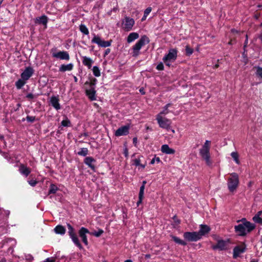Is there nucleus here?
<instances>
[{
	"mask_svg": "<svg viewBox=\"0 0 262 262\" xmlns=\"http://www.w3.org/2000/svg\"><path fill=\"white\" fill-rule=\"evenodd\" d=\"M124 262H133V261L130 259H127V260H125Z\"/></svg>",
	"mask_w": 262,
	"mask_h": 262,
	"instance_id": "59",
	"label": "nucleus"
},
{
	"mask_svg": "<svg viewBox=\"0 0 262 262\" xmlns=\"http://www.w3.org/2000/svg\"><path fill=\"white\" fill-rule=\"evenodd\" d=\"M103 233V230L102 229H99L97 231L93 232L92 235L96 237H99Z\"/></svg>",
	"mask_w": 262,
	"mask_h": 262,
	"instance_id": "39",
	"label": "nucleus"
},
{
	"mask_svg": "<svg viewBox=\"0 0 262 262\" xmlns=\"http://www.w3.org/2000/svg\"><path fill=\"white\" fill-rule=\"evenodd\" d=\"M231 156L232 158L233 159V161L236 164H239V161L238 160L239 155L238 153L236 151H234L231 153Z\"/></svg>",
	"mask_w": 262,
	"mask_h": 262,
	"instance_id": "28",
	"label": "nucleus"
},
{
	"mask_svg": "<svg viewBox=\"0 0 262 262\" xmlns=\"http://www.w3.org/2000/svg\"><path fill=\"white\" fill-rule=\"evenodd\" d=\"M79 236L81 238L82 242L85 245H88V241L86 234L89 233V231L84 227H81L79 231Z\"/></svg>",
	"mask_w": 262,
	"mask_h": 262,
	"instance_id": "15",
	"label": "nucleus"
},
{
	"mask_svg": "<svg viewBox=\"0 0 262 262\" xmlns=\"http://www.w3.org/2000/svg\"><path fill=\"white\" fill-rule=\"evenodd\" d=\"M164 69V66L162 63L158 64L157 66V69L158 70H163Z\"/></svg>",
	"mask_w": 262,
	"mask_h": 262,
	"instance_id": "45",
	"label": "nucleus"
},
{
	"mask_svg": "<svg viewBox=\"0 0 262 262\" xmlns=\"http://www.w3.org/2000/svg\"><path fill=\"white\" fill-rule=\"evenodd\" d=\"M252 219L254 222L262 224V218L260 216H254Z\"/></svg>",
	"mask_w": 262,
	"mask_h": 262,
	"instance_id": "38",
	"label": "nucleus"
},
{
	"mask_svg": "<svg viewBox=\"0 0 262 262\" xmlns=\"http://www.w3.org/2000/svg\"><path fill=\"white\" fill-rule=\"evenodd\" d=\"M88 153V149L87 148H81L80 150L78 152V155L85 156Z\"/></svg>",
	"mask_w": 262,
	"mask_h": 262,
	"instance_id": "34",
	"label": "nucleus"
},
{
	"mask_svg": "<svg viewBox=\"0 0 262 262\" xmlns=\"http://www.w3.org/2000/svg\"><path fill=\"white\" fill-rule=\"evenodd\" d=\"M245 246L243 245L235 247L233 249V257L236 258L245 251Z\"/></svg>",
	"mask_w": 262,
	"mask_h": 262,
	"instance_id": "17",
	"label": "nucleus"
},
{
	"mask_svg": "<svg viewBox=\"0 0 262 262\" xmlns=\"http://www.w3.org/2000/svg\"><path fill=\"white\" fill-rule=\"evenodd\" d=\"M146 183V182L145 181H144L142 182V185H144V186L145 187V185Z\"/></svg>",
	"mask_w": 262,
	"mask_h": 262,
	"instance_id": "58",
	"label": "nucleus"
},
{
	"mask_svg": "<svg viewBox=\"0 0 262 262\" xmlns=\"http://www.w3.org/2000/svg\"><path fill=\"white\" fill-rule=\"evenodd\" d=\"M54 231L57 234L63 235L66 232V229L62 226L58 225L54 228Z\"/></svg>",
	"mask_w": 262,
	"mask_h": 262,
	"instance_id": "25",
	"label": "nucleus"
},
{
	"mask_svg": "<svg viewBox=\"0 0 262 262\" xmlns=\"http://www.w3.org/2000/svg\"><path fill=\"white\" fill-rule=\"evenodd\" d=\"M80 31L85 35H88L89 34V31L88 28L85 25L83 24H81L79 26Z\"/></svg>",
	"mask_w": 262,
	"mask_h": 262,
	"instance_id": "30",
	"label": "nucleus"
},
{
	"mask_svg": "<svg viewBox=\"0 0 262 262\" xmlns=\"http://www.w3.org/2000/svg\"><path fill=\"white\" fill-rule=\"evenodd\" d=\"M144 189H145V187H144V185H142L140 187L139 196H144Z\"/></svg>",
	"mask_w": 262,
	"mask_h": 262,
	"instance_id": "42",
	"label": "nucleus"
},
{
	"mask_svg": "<svg viewBox=\"0 0 262 262\" xmlns=\"http://www.w3.org/2000/svg\"><path fill=\"white\" fill-rule=\"evenodd\" d=\"M247 42H248V38H247V35H246V41H245V44H247Z\"/></svg>",
	"mask_w": 262,
	"mask_h": 262,
	"instance_id": "60",
	"label": "nucleus"
},
{
	"mask_svg": "<svg viewBox=\"0 0 262 262\" xmlns=\"http://www.w3.org/2000/svg\"><path fill=\"white\" fill-rule=\"evenodd\" d=\"M88 167L91 168L92 170H94L95 168V165H88Z\"/></svg>",
	"mask_w": 262,
	"mask_h": 262,
	"instance_id": "53",
	"label": "nucleus"
},
{
	"mask_svg": "<svg viewBox=\"0 0 262 262\" xmlns=\"http://www.w3.org/2000/svg\"><path fill=\"white\" fill-rule=\"evenodd\" d=\"M58 190V188L57 187V186H56L54 184H52L50 187L49 193V194L55 193Z\"/></svg>",
	"mask_w": 262,
	"mask_h": 262,
	"instance_id": "32",
	"label": "nucleus"
},
{
	"mask_svg": "<svg viewBox=\"0 0 262 262\" xmlns=\"http://www.w3.org/2000/svg\"><path fill=\"white\" fill-rule=\"evenodd\" d=\"M56 260V258L55 257H49L46 259L43 262H55Z\"/></svg>",
	"mask_w": 262,
	"mask_h": 262,
	"instance_id": "44",
	"label": "nucleus"
},
{
	"mask_svg": "<svg viewBox=\"0 0 262 262\" xmlns=\"http://www.w3.org/2000/svg\"><path fill=\"white\" fill-rule=\"evenodd\" d=\"M171 237H172V239L177 244H179L180 245H183V246H185L187 244V243L185 241L180 239L178 237H176L175 236H171Z\"/></svg>",
	"mask_w": 262,
	"mask_h": 262,
	"instance_id": "29",
	"label": "nucleus"
},
{
	"mask_svg": "<svg viewBox=\"0 0 262 262\" xmlns=\"http://www.w3.org/2000/svg\"><path fill=\"white\" fill-rule=\"evenodd\" d=\"M91 42L92 43H96L99 47L103 48L108 47L111 45V41H105L102 40L99 36L95 34L93 35V38L92 39Z\"/></svg>",
	"mask_w": 262,
	"mask_h": 262,
	"instance_id": "9",
	"label": "nucleus"
},
{
	"mask_svg": "<svg viewBox=\"0 0 262 262\" xmlns=\"http://www.w3.org/2000/svg\"><path fill=\"white\" fill-rule=\"evenodd\" d=\"M81 58L83 64L87 67L89 69L91 68L92 64L94 62L92 59L85 56H82Z\"/></svg>",
	"mask_w": 262,
	"mask_h": 262,
	"instance_id": "19",
	"label": "nucleus"
},
{
	"mask_svg": "<svg viewBox=\"0 0 262 262\" xmlns=\"http://www.w3.org/2000/svg\"><path fill=\"white\" fill-rule=\"evenodd\" d=\"M183 236L188 242H195L201 239L198 232H186L184 233Z\"/></svg>",
	"mask_w": 262,
	"mask_h": 262,
	"instance_id": "10",
	"label": "nucleus"
},
{
	"mask_svg": "<svg viewBox=\"0 0 262 262\" xmlns=\"http://www.w3.org/2000/svg\"><path fill=\"white\" fill-rule=\"evenodd\" d=\"M210 230V228L209 226L206 225H201L200 229L199 231L198 232L199 234H200L201 238L202 237L206 234H207Z\"/></svg>",
	"mask_w": 262,
	"mask_h": 262,
	"instance_id": "18",
	"label": "nucleus"
},
{
	"mask_svg": "<svg viewBox=\"0 0 262 262\" xmlns=\"http://www.w3.org/2000/svg\"><path fill=\"white\" fill-rule=\"evenodd\" d=\"M74 79L75 82H77L78 80V79L76 76H74Z\"/></svg>",
	"mask_w": 262,
	"mask_h": 262,
	"instance_id": "57",
	"label": "nucleus"
},
{
	"mask_svg": "<svg viewBox=\"0 0 262 262\" xmlns=\"http://www.w3.org/2000/svg\"><path fill=\"white\" fill-rule=\"evenodd\" d=\"M250 262H258L257 260H255L254 259H252V260H251Z\"/></svg>",
	"mask_w": 262,
	"mask_h": 262,
	"instance_id": "61",
	"label": "nucleus"
},
{
	"mask_svg": "<svg viewBox=\"0 0 262 262\" xmlns=\"http://www.w3.org/2000/svg\"><path fill=\"white\" fill-rule=\"evenodd\" d=\"M255 73L256 76L260 78L261 80H262V68L257 67Z\"/></svg>",
	"mask_w": 262,
	"mask_h": 262,
	"instance_id": "35",
	"label": "nucleus"
},
{
	"mask_svg": "<svg viewBox=\"0 0 262 262\" xmlns=\"http://www.w3.org/2000/svg\"><path fill=\"white\" fill-rule=\"evenodd\" d=\"M92 71L95 76L99 77L100 76L101 73L98 67L94 66L92 69Z\"/></svg>",
	"mask_w": 262,
	"mask_h": 262,
	"instance_id": "31",
	"label": "nucleus"
},
{
	"mask_svg": "<svg viewBox=\"0 0 262 262\" xmlns=\"http://www.w3.org/2000/svg\"><path fill=\"white\" fill-rule=\"evenodd\" d=\"M149 42V38L145 35L141 36L140 39L133 47V55L137 56L139 55V51L145 45Z\"/></svg>",
	"mask_w": 262,
	"mask_h": 262,
	"instance_id": "4",
	"label": "nucleus"
},
{
	"mask_svg": "<svg viewBox=\"0 0 262 262\" xmlns=\"http://www.w3.org/2000/svg\"><path fill=\"white\" fill-rule=\"evenodd\" d=\"M171 105V103H168L165 105L163 108V110L159 113L158 115H160L161 116H163V115H166L168 114L169 112L168 110V108Z\"/></svg>",
	"mask_w": 262,
	"mask_h": 262,
	"instance_id": "26",
	"label": "nucleus"
},
{
	"mask_svg": "<svg viewBox=\"0 0 262 262\" xmlns=\"http://www.w3.org/2000/svg\"><path fill=\"white\" fill-rule=\"evenodd\" d=\"M51 53L52 54V57L56 59L64 60L66 61L70 60V55L67 51H57L56 48H53L51 50Z\"/></svg>",
	"mask_w": 262,
	"mask_h": 262,
	"instance_id": "5",
	"label": "nucleus"
},
{
	"mask_svg": "<svg viewBox=\"0 0 262 262\" xmlns=\"http://www.w3.org/2000/svg\"><path fill=\"white\" fill-rule=\"evenodd\" d=\"M217 244L216 245H213L212 246V248L214 250L219 249L220 250H225L229 244V240H223V239H218L217 241Z\"/></svg>",
	"mask_w": 262,
	"mask_h": 262,
	"instance_id": "12",
	"label": "nucleus"
},
{
	"mask_svg": "<svg viewBox=\"0 0 262 262\" xmlns=\"http://www.w3.org/2000/svg\"><path fill=\"white\" fill-rule=\"evenodd\" d=\"M35 119L34 116H27L26 117V120L30 122H33Z\"/></svg>",
	"mask_w": 262,
	"mask_h": 262,
	"instance_id": "41",
	"label": "nucleus"
},
{
	"mask_svg": "<svg viewBox=\"0 0 262 262\" xmlns=\"http://www.w3.org/2000/svg\"><path fill=\"white\" fill-rule=\"evenodd\" d=\"M157 161L158 162H159V161H160V159H159V158H157Z\"/></svg>",
	"mask_w": 262,
	"mask_h": 262,
	"instance_id": "63",
	"label": "nucleus"
},
{
	"mask_svg": "<svg viewBox=\"0 0 262 262\" xmlns=\"http://www.w3.org/2000/svg\"><path fill=\"white\" fill-rule=\"evenodd\" d=\"M134 24V19L129 17H125L122 21V27L125 31H129L132 29Z\"/></svg>",
	"mask_w": 262,
	"mask_h": 262,
	"instance_id": "11",
	"label": "nucleus"
},
{
	"mask_svg": "<svg viewBox=\"0 0 262 262\" xmlns=\"http://www.w3.org/2000/svg\"><path fill=\"white\" fill-rule=\"evenodd\" d=\"M156 120L160 127L167 129L170 127L171 121L169 119L161 116L160 115H157L156 116Z\"/></svg>",
	"mask_w": 262,
	"mask_h": 262,
	"instance_id": "8",
	"label": "nucleus"
},
{
	"mask_svg": "<svg viewBox=\"0 0 262 262\" xmlns=\"http://www.w3.org/2000/svg\"><path fill=\"white\" fill-rule=\"evenodd\" d=\"M185 50H186V53L187 55H188V56H190L193 52V49L190 48L188 46H186Z\"/></svg>",
	"mask_w": 262,
	"mask_h": 262,
	"instance_id": "37",
	"label": "nucleus"
},
{
	"mask_svg": "<svg viewBox=\"0 0 262 262\" xmlns=\"http://www.w3.org/2000/svg\"><path fill=\"white\" fill-rule=\"evenodd\" d=\"M19 170L21 174L26 176H27L30 172L29 169L25 166V165H21L19 168Z\"/></svg>",
	"mask_w": 262,
	"mask_h": 262,
	"instance_id": "24",
	"label": "nucleus"
},
{
	"mask_svg": "<svg viewBox=\"0 0 262 262\" xmlns=\"http://www.w3.org/2000/svg\"><path fill=\"white\" fill-rule=\"evenodd\" d=\"M67 227L68 229V233L73 242L78 248L82 249V246L78 239L76 234L75 233L74 229L73 227L69 224H68Z\"/></svg>",
	"mask_w": 262,
	"mask_h": 262,
	"instance_id": "7",
	"label": "nucleus"
},
{
	"mask_svg": "<svg viewBox=\"0 0 262 262\" xmlns=\"http://www.w3.org/2000/svg\"><path fill=\"white\" fill-rule=\"evenodd\" d=\"M123 153H124V155L125 157H127L128 156V149L126 147H125L124 149V151H123Z\"/></svg>",
	"mask_w": 262,
	"mask_h": 262,
	"instance_id": "49",
	"label": "nucleus"
},
{
	"mask_svg": "<svg viewBox=\"0 0 262 262\" xmlns=\"http://www.w3.org/2000/svg\"><path fill=\"white\" fill-rule=\"evenodd\" d=\"M26 83V81L21 78L18 80L16 83L15 85L17 89H20Z\"/></svg>",
	"mask_w": 262,
	"mask_h": 262,
	"instance_id": "27",
	"label": "nucleus"
},
{
	"mask_svg": "<svg viewBox=\"0 0 262 262\" xmlns=\"http://www.w3.org/2000/svg\"><path fill=\"white\" fill-rule=\"evenodd\" d=\"M93 162L94 159L92 157H86L84 160L85 164H91Z\"/></svg>",
	"mask_w": 262,
	"mask_h": 262,
	"instance_id": "40",
	"label": "nucleus"
},
{
	"mask_svg": "<svg viewBox=\"0 0 262 262\" xmlns=\"http://www.w3.org/2000/svg\"><path fill=\"white\" fill-rule=\"evenodd\" d=\"M129 129L128 126H121L116 130L115 135L117 137L127 135L129 133Z\"/></svg>",
	"mask_w": 262,
	"mask_h": 262,
	"instance_id": "14",
	"label": "nucleus"
},
{
	"mask_svg": "<svg viewBox=\"0 0 262 262\" xmlns=\"http://www.w3.org/2000/svg\"><path fill=\"white\" fill-rule=\"evenodd\" d=\"M139 37V34L137 32H132L130 33L127 38V41L128 43H130L133 41H134L135 40L138 38Z\"/></svg>",
	"mask_w": 262,
	"mask_h": 262,
	"instance_id": "23",
	"label": "nucleus"
},
{
	"mask_svg": "<svg viewBox=\"0 0 262 262\" xmlns=\"http://www.w3.org/2000/svg\"><path fill=\"white\" fill-rule=\"evenodd\" d=\"M39 22L43 25H46L48 21L47 17L45 16H42L39 18Z\"/></svg>",
	"mask_w": 262,
	"mask_h": 262,
	"instance_id": "36",
	"label": "nucleus"
},
{
	"mask_svg": "<svg viewBox=\"0 0 262 262\" xmlns=\"http://www.w3.org/2000/svg\"><path fill=\"white\" fill-rule=\"evenodd\" d=\"M29 183L32 186H34L37 183L36 181L34 180L30 181Z\"/></svg>",
	"mask_w": 262,
	"mask_h": 262,
	"instance_id": "47",
	"label": "nucleus"
},
{
	"mask_svg": "<svg viewBox=\"0 0 262 262\" xmlns=\"http://www.w3.org/2000/svg\"><path fill=\"white\" fill-rule=\"evenodd\" d=\"M154 160L152 159L151 161H150V164H154Z\"/></svg>",
	"mask_w": 262,
	"mask_h": 262,
	"instance_id": "62",
	"label": "nucleus"
},
{
	"mask_svg": "<svg viewBox=\"0 0 262 262\" xmlns=\"http://www.w3.org/2000/svg\"><path fill=\"white\" fill-rule=\"evenodd\" d=\"M242 222L241 224H245L246 222H249L248 221H247L246 220V219L245 218H243L242 220H238L237 221V222Z\"/></svg>",
	"mask_w": 262,
	"mask_h": 262,
	"instance_id": "50",
	"label": "nucleus"
},
{
	"mask_svg": "<svg viewBox=\"0 0 262 262\" xmlns=\"http://www.w3.org/2000/svg\"><path fill=\"white\" fill-rule=\"evenodd\" d=\"M33 73V69L31 67H27L21 74V78L27 81L32 76Z\"/></svg>",
	"mask_w": 262,
	"mask_h": 262,
	"instance_id": "13",
	"label": "nucleus"
},
{
	"mask_svg": "<svg viewBox=\"0 0 262 262\" xmlns=\"http://www.w3.org/2000/svg\"><path fill=\"white\" fill-rule=\"evenodd\" d=\"M151 11V7H148L146 8L144 14L145 15V16H147L148 14L150 13Z\"/></svg>",
	"mask_w": 262,
	"mask_h": 262,
	"instance_id": "43",
	"label": "nucleus"
},
{
	"mask_svg": "<svg viewBox=\"0 0 262 262\" xmlns=\"http://www.w3.org/2000/svg\"><path fill=\"white\" fill-rule=\"evenodd\" d=\"M133 143L136 144L137 143V138H133Z\"/></svg>",
	"mask_w": 262,
	"mask_h": 262,
	"instance_id": "54",
	"label": "nucleus"
},
{
	"mask_svg": "<svg viewBox=\"0 0 262 262\" xmlns=\"http://www.w3.org/2000/svg\"><path fill=\"white\" fill-rule=\"evenodd\" d=\"M239 184V179L237 174L232 173L228 179L227 186L230 192H234L236 191Z\"/></svg>",
	"mask_w": 262,
	"mask_h": 262,
	"instance_id": "2",
	"label": "nucleus"
},
{
	"mask_svg": "<svg viewBox=\"0 0 262 262\" xmlns=\"http://www.w3.org/2000/svg\"><path fill=\"white\" fill-rule=\"evenodd\" d=\"M147 17V16H145V15L144 14L143 17L142 18V20L143 21V20H145Z\"/></svg>",
	"mask_w": 262,
	"mask_h": 262,
	"instance_id": "55",
	"label": "nucleus"
},
{
	"mask_svg": "<svg viewBox=\"0 0 262 262\" xmlns=\"http://www.w3.org/2000/svg\"><path fill=\"white\" fill-rule=\"evenodd\" d=\"M262 214V211H259L254 216H260Z\"/></svg>",
	"mask_w": 262,
	"mask_h": 262,
	"instance_id": "52",
	"label": "nucleus"
},
{
	"mask_svg": "<svg viewBox=\"0 0 262 262\" xmlns=\"http://www.w3.org/2000/svg\"><path fill=\"white\" fill-rule=\"evenodd\" d=\"M27 98H28L29 100L33 99L34 98V95L31 93H29L26 96Z\"/></svg>",
	"mask_w": 262,
	"mask_h": 262,
	"instance_id": "46",
	"label": "nucleus"
},
{
	"mask_svg": "<svg viewBox=\"0 0 262 262\" xmlns=\"http://www.w3.org/2000/svg\"><path fill=\"white\" fill-rule=\"evenodd\" d=\"M61 125L64 127H68L71 125L70 121L67 117H65L64 119L61 121Z\"/></svg>",
	"mask_w": 262,
	"mask_h": 262,
	"instance_id": "33",
	"label": "nucleus"
},
{
	"mask_svg": "<svg viewBox=\"0 0 262 262\" xmlns=\"http://www.w3.org/2000/svg\"><path fill=\"white\" fill-rule=\"evenodd\" d=\"M211 145V141L206 140L202 147L200 149L199 153L201 157L205 160L207 163L210 161V148Z\"/></svg>",
	"mask_w": 262,
	"mask_h": 262,
	"instance_id": "3",
	"label": "nucleus"
},
{
	"mask_svg": "<svg viewBox=\"0 0 262 262\" xmlns=\"http://www.w3.org/2000/svg\"><path fill=\"white\" fill-rule=\"evenodd\" d=\"M260 38H261V41H262V33H261V35L260 36Z\"/></svg>",
	"mask_w": 262,
	"mask_h": 262,
	"instance_id": "64",
	"label": "nucleus"
},
{
	"mask_svg": "<svg viewBox=\"0 0 262 262\" xmlns=\"http://www.w3.org/2000/svg\"><path fill=\"white\" fill-rule=\"evenodd\" d=\"M86 94L91 100L93 101L96 100V91L94 88H92L89 90H87L86 91Z\"/></svg>",
	"mask_w": 262,
	"mask_h": 262,
	"instance_id": "22",
	"label": "nucleus"
},
{
	"mask_svg": "<svg viewBox=\"0 0 262 262\" xmlns=\"http://www.w3.org/2000/svg\"><path fill=\"white\" fill-rule=\"evenodd\" d=\"M111 52V50L110 49H107L105 51V53H104V56H105L106 55H107V54H108Z\"/></svg>",
	"mask_w": 262,
	"mask_h": 262,
	"instance_id": "51",
	"label": "nucleus"
},
{
	"mask_svg": "<svg viewBox=\"0 0 262 262\" xmlns=\"http://www.w3.org/2000/svg\"><path fill=\"white\" fill-rule=\"evenodd\" d=\"M59 101V99L58 96H52L50 99L51 105L56 110H59L61 108Z\"/></svg>",
	"mask_w": 262,
	"mask_h": 262,
	"instance_id": "16",
	"label": "nucleus"
},
{
	"mask_svg": "<svg viewBox=\"0 0 262 262\" xmlns=\"http://www.w3.org/2000/svg\"><path fill=\"white\" fill-rule=\"evenodd\" d=\"M74 65L73 63H70L67 64H61L59 69V71L61 72H64L66 71H70L73 69Z\"/></svg>",
	"mask_w": 262,
	"mask_h": 262,
	"instance_id": "21",
	"label": "nucleus"
},
{
	"mask_svg": "<svg viewBox=\"0 0 262 262\" xmlns=\"http://www.w3.org/2000/svg\"><path fill=\"white\" fill-rule=\"evenodd\" d=\"M255 226L254 224L250 222H246L245 224H239L235 226L234 229L235 232L240 236H244L247 233L252 231Z\"/></svg>",
	"mask_w": 262,
	"mask_h": 262,
	"instance_id": "1",
	"label": "nucleus"
},
{
	"mask_svg": "<svg viewBox=\"0 0 262 262\" xmlns=\"http://www.w3.org/2000/svg\"><path fill=\"white\" fill-rule=\"evenodd\" d=\"M150 255L149 254L145 255V257L147 258H150Z\"/></svg>",
	"mask_w": 262,
	"mask_h": 262,
	"instance_id": "56",
	"label": "nucleus"
},
{
	"mask_svg": "<svg viewBox=\"0 0 262 262\" xmlns=\"http://www.w3.org/2000/svg\"><path fill=\"white\" fill-rule=\"evenodd\" d=\"M177 57V51L174 49H171L169 50L168 53L163 58V60L165 64L170 66V63L174 61Z\"/></svg>",
	"mask_w": 262,
	"mask_h": 262,
	"instance_id": "6",
	"label": "nucleus"
},
{
	"mask_svg": "<svg viewBox=\"0 0 262 262\" xmlns=\"http://www.w3.org/2000/svg\"><path fill=\"white\" fill-rule=\"evenodd\" d=\"M161 151L166 154H174L175 150L173 148L169 147L167 144H164L161 146Z\"/></svg>",
	"mask_w": 262,
	"mask_h": 262,
	"instance_id": "20",
	"label": "nucleus"
},
{
	"mask_svg": "<svg viewBox=\"0 0 262 262\" xmlns=\"http://www.w3.org/2000/svg\"><path fill=\"white\" fill-rule=\"evenodd\" d=\"M143 196H139V200L137 202V205L139 206L140 204H141L142 202Z\"/></svg>",
	"mask_w": 262,
	"mask_h": 262,
	"instance_id": "48",
	"label": "nucleus"
}]
</instances>
